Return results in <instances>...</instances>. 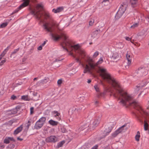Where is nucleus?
<instances>
[{"instance_id":"nucleus-1","label":"nucleus","mask_w":149,"mask_h":149,"mask_svg":"<svg viewBox=\"0 0 149 149\" xmlns=\"http://www.w3.org/2000/svg\"><path fill=\"white\" fill-rule=\"evenodd\" d=\"M101 78L104 81L109 84L112 86L110 91L114 96L118 97L120 100V103L123 106L127 107L131 106L134 107L137 111L134 113L136 117L138 119L140 118H143L145 119L144 129L148 130V125L147 122L149 123V119L148 113L145 112L137 102L133 100L132 97L127 92L123 90L120 86L118 82L110 75H100Z\"/></svg>"},{"instance_id":"nucleus-2","label":"nucleus","mask_w":149,"mask_h":149,"mask_svg":"<svg viewBox=\"0 0 149 149\" xmlns=\"http://www.w3.org/2000/svg\"><path fill=\"white\" fill-rule=\"evenodd\" d=\"M51 36L52 39L54 41H58L59 39L61 38H63L64 40L63 43H61V45L63 50H65L68 52V50L63 45V43L65 45V46H68L75 50H77L79 49L80 46L79 44H77L74 45H71V42L67 40V36L64 33H61V36H60L56 33H52Z\"/></svg>"},{"instance_id":"nucleus-3","label":"nucleus","mask_w":149,"mask_h":149,"mask_svg":"<svg viewBox=\"0 0 149 149\" xmlns=\"http://www.w3.org/2000/svg\"><path fill=\"white\" fill-rule=\"evenodd\" d=\"M88 61V64L89 65H86L84 71V73H86L87 72H90L91 69H94L95 66L101 63L103 61V58H100L99 61L96 63L94 62L92 59H89Z\"/></svg>"},{"instance_id":"nucleus-4","label":"nucleus","mask_w":149,"mask_h":149,"mask_svg":"<svg viewBox=\"0 0 149 149\" xmlns=\"http://www.w3.org/2000/svg\"><path fill=\"white\" fill-rule=\"evenodd\" d=\"M127 7V3L125 2L123 3L122 4H121L115 16L116 19H119L122 16L126 10Z\"/></svg>"},{"instance_id":"nucleus-5","label":"nucleus","mask_w":149,"mask_h":149,"mask_svg":"<svg viewBox=\"0 0 149 149\" xmlns=\"http://www.w3.org/2000/svg\"><path fill=\"white\" fill-rule=\"evenodd\" d=\"M23 3L13 11L12 15L17 13L20 10L29 5L30 0H23Z\"/></svg>"},{"instance_id":"nucleus-6","label":"nucleus","mask_w":149,"mask_h":149,"mask_svg":"<svg viewBox=\"0 0 149 149\" xmlns=\"http://www.w3.org/2000/svg\"><path fill=\"white\" fill-rule=\"evenodd\" d=\"M134 74H147L148 70L144 67H140L134 70L133 72Z\"/></svg>"},{"instance_id":"nucleus-7","label":"nucleus","mask_w":149,"mask_h":149,"mask_svg":"<svg viewBox=\"0 0 149 149\" xmlns=\"http://www.w3.org/2000/svg\"><path fill=\"white\" fill-rule=\"evenodd\" d=\"M31 14L34 15L36 18L38 20H41V18L42 15V14L41 13L40 11L38 10L36 11L35 10H32L31 11Z\"/></svg>"},{"instance_id":"nucleus-8","label":"nucleus","mask_w":149,"mask_h":149,"mask_svg":"<svg viewBox=\"0 0 149 149\" xmlns=\"http://www.w3.org/2000/svg\"><path fill=\"white\" fill-rule=\"evenodd\" d=\"M45 141L47 143H55L58 141V138L55 136H51L47 138Z\"/></svg>"},{"instance_id":"nucleus-9","label":"nucleus","mask_w":149,"mask_h":149,"mask_svg":"<svg viewBox=\"0 0 149 149\" xmlns=\"http://www.w3.org/2000/svg\"><path fill=\"white\" fill-rule=\"evenodd\" d=\"M126 125H124L120 127H119L118 130H116L114 132L112 133V136L113 137H114L116 136L118 134L121 132L123 130L124 127H126Z\"/></svg>"},{"instance_id":"nucleus-10","label":"nucleus","mask_w":149,"mask_h":149,"mask_svg":"<svg viewBox=\"0 0 149 149\" xmlns=\"http://www.w3.org/2000/svg\"><path fill=\"white\" fill-rule=\"evenodd\" d=\"M50 22H46L43 24L44 29L48 32L52 33V27L49 26Z\"/></svg>"},{"instance_id":"nucleus-11","label":"nucleus","mask_w":149,"mask_h":149,"mask_svg":"<svg viewBox=\"0 0 149 149\" xmlns=\"http://www.w3.org/2000/svg\"><path fill=\"white\" fill-rule=\"evenodd\" d=\"M98 72L100 74H108L107 70L103 68H99Z\"/></svg>"},{"instance_id":"nucleus-12","label":"nucleus","mask_w":149,"mask_h":149,"mask_svg":"<svg viewBox=\"0 0 149 149\" xmlns=\"http://www.w3.org/2000/svg\"><path fill=\"white\" fill-rule=\"evenodd\" d=\"M111 131V129L109 127L106 128L105 130L104 131V132L103 133V134H102V136L100 137V139L104 137L107 135Z\"/></svg>"},{"instance_id":"nucleus-13","label":"nucleus","mask_w":149,"mask_h":149,"mask_svg":"<svg viewBox=\"0 0 149 149\" xmlns=\"http://www.w3.org/2000/svg\"><path fill=\"white\" fill-rule=\"evenodd\" d=\"M44 125L42 123L40 122L38 120L37 121L34 126V128L37 130H38L41 128Z\"/></svg>"},{"instance_id":"nucleus-14","label":"nucleus","mask_w":149,"mask_h":149,"mask_svg":"<svg viewBox=\"0 0 149 149\" xmlns=\"http://www.w3.org/2000/svg\"><path fill=\"white\" fill-rule=\"evenodd\" d=\"M100 120V118H96L95 119L92 124L93 126H92V127H93V129L97 127L98 125L99 124Z\"/></svg>"},{"instance_id":"nucleus-15","label":"nucleus","mask_w":149,"mask_h":149,"mask_svg":"<svg viewBox=\"0 0 149 149\" xmlns=\"http://www.w3.org/2000/svg\"><path fill=\"white\" fill-rule=\"evenodd\" d=\"M44 15L45 19H49L50 22H52L53 21L52 17L48 12H45L44 13Z\"/></svg>"},{"instance_id":"nucleus-16","label":"nucleus","mask_w":149,"mask_h":149,"mask_svg":"<svg viewBox=\"0 0 149 149\" xmlns=\"http://www.w3.org/2000/svg\"><path fill=\"white\" fill-rule=\"evenodd\" d=\"M126 60L127 61V66L128 67L131 64L132 60V57L130 55L128 54H127L126 55Z\"/></svg>"},{"instance_id":"nucleus-17","label":"nucleus","mask_w":149,"mask_h":149,"mask_svg":"<svg viewBox=\"0 0 149 149\" xmlns=\"http://www.w3.org/2000/svg\"><path fill=\"white\" fill-rule=\"evenodd\" d=\"M23 129L22 125H21L20 126L18 127L14 132L13 134L14 135H17Z\"/></svg>"},{"instance_id":"nucleus-18","label":"nucleus","mask_w":149,"mask_h":149,"mask_svg":"<svg viewBox=\"0 0 149 149\" xmlns=\"http://www.w3.org/2000/svg\"><path fill=\"white\" fill-rule=\"evenodd\" d=\"M53 114L54 115V117H57V119L58 120H61V117H60V113L58 112L57 111H54L52 112Z\"/></svg>"},{"instance_id":"nucleus-19","label":"nucleus","mask_w":149,"mask_h":149,"mask_svg":"<svg viewBox=\"0 0 149 149\" xmlns=\"http://www.w3.org/2000/svg\"><path fill=\"white\" fill-rule=\"evenodd\" d=\"M138 0H130V2L133 8L136 7Z\"/></svg>"},{"instance_id":"nucleus-20","label":"nucleus","mask_w":149,"mask_h":149,"mask_svg":"<svg viewBox=\"0 0 149 149\" xmlns=\"http://www.w3.org/2000/svg\"><path fill=\"white\" fill-rule=\"evenodd\" d=\"M63 10V7H59L57 8L56 9H55L54 8L53 9L52 11L54 13H57L62 11Z\"/></svg>"},{"instance_id":"nucleus-21","label":"nucleus","mask_w":149,"mask_h":149,"mask_svg":"<svg viewBox=\"0 0 149 149\" xmlns=\"http://www.w3.org/2000/svg\"><path fill=\"white\" fill-rule=\"evenodd\" d=\"M48 122L50 125L53 126H56L58 124V122L52 120H50Z\"/></svg>"},{"instance_id":"nucleus-22","label":"nucleus","mask_w":149,"mask_h":149,"mask_svg":"<svg viewBox=\"0 0 149 149\" xmlns=\"http://www.w3.org/2000/svg\"><path fill=\"white\" fill-rule=\"evenodd\" d=\"M10 45L8 46L6 49H5L4 51L1 54V55L2 56H5L6 54V53L8 51L9 48H10Z\"/></svg>"},{"instance_id":"nucleus-23","label":"nucleus","mask_w":149,"mask_h":149,"mask_svg":"<svg viewBox=\"0 0 149 149\" xmlns=\"http://www.w3.org/2000/svg\"><path fill=\"white\" fill-rule=\"evenodd\" d=\"M140 137V132L139 131H138L137 134L135 136V139L136 141L138 142L139 141V139Z\"/></svg>"},{"instance_id":"nucleus-24","label":"nucleus","mask_w":149,"mask_h":149,"mask_svg":"<svg viewBox=\"0 0 149 149\" xmlns=\"http://www.w3.org/2000/svg\"><path fill=\"white\" fill-rule=\"evenodd\" d=\"M39 121L44 124L46 120V118L45 117H42L40 118L39 120Z\"/></svg>"},{"instance_id":"nucleus-25","label":"nucleus","mask_w":149,"mask_h":149,"mask_svg":"<svg viewBox=\"0 0 149 149\" xmlns=\"http://www.w3.org/2000/svg\"><path fill=\"white\" fill-rule=\"evenodd\" d=\"M65 143L64 141H62L58 143L57 144V148H58L62 147Z\"/></svg>"},{"instance_id":"nucleus-26","label":"nucleus","mask_w":149,"mask_h":149,"mask_svg":"<svg viewBox=\"0 0 149 149\" xmlns=\"http://www.w3.org/2000/svg\"><path fill=\"white\" fill-rule=\"evenodd\" d=\"M19 47L16 49H15L12 52L10 57H11V56L15 54H16V53H17V52L19 51Z\"/></svg>"},{"instance_id":"nucleus-27","label":"nucleus","mask_w":149,"mask_h":149,"mask_svg":"<svg viewBox=\"0 0 149 149\" xmlns=\"http://www.w3.org/2000/svg\"><path fill=\"white\" fill-rule=\"evenodd\" d=\"M139 25V23H135L134 24L132 25L130 28L131 29H134L136 27H137Z\"/></svg>"},{"instance_id":"nucleus-28","label":"nucleus","mask_w":149,"mask_h":149,"mask_svg":"<svg viewBox=\"0 0 149 149\" xmlns=\"http://www.w3.org/2000/svg\"><path fill=\"white\" fill-rule=\"evenodd\" d=\"M32 120L31 119H30L28 121L27 123H26V127L27 128H29V126L31 125V123Z\"/></svg>"},{"instance_id":"nucleus-29","label":"nucleus","mask_w":149,"mask_h":149,"mask_svg":"<svg viewBox=\"0 0 149 149\" xmlns=\"http://www.w3.org/2000/svg\"><path fill=\"white\" fill-rule=\"evenodd\" d=\"M21 99L24 100H29L28 96L27 95H23L22 96Z\"/></svg>"},{"instance_id":"nucleus-30","label":"nucleus","mask_w":149,"mask_h":149,"mask_svg":"<svg viewBox=\"0 0 149 149\" xmlns=\"http://www.w3.org/2000/svg\"><path fill=\"white\" fill-rule=\"evenodd\" d=\"M3 142L4 143L8 144L10 143V141L8 137L6 138L4 140Z\"/></svg>"},{"instance_id":"nucleus-31","label":"nucleus","mask_w":149,"mask_h":149,"mask_svg":"<svg viewBox=\"0 0 149 149\" xmlns=\"http://www.w3.org/2000/svg\"><path fill=\"white\" fill-rule=\"evenodd\" d=\"M8 24L7 22L3 23L0 25V27L1 28H4L6 27Z\"/></svg>"},{"instance_id":"nucleus-32","label":"nucleus","mask_w":149,"mask_h":149,"mask_svg":"<svg viewBox=\"0 0 149 149\" xmlns=\"http://www.w3.org/2000/svg\"><path fill=\"white\" fill-rule=\"evenodd\" d=\"M15 146L14 144H10L7 147L8 148L10 149L14 148L15 147Z\"/></svg>"},{"instance_id":"nucleus-33","label":"nucleus","mask_w":149,"mask_h":149,"mask_svg":"<svg viewBox=\"0 0 149 149\" xmlns=\"http://www.w3.org/2000/svg\"><path fill=\"white\" fill-rule=\"evenodd\" d=\"M34 50V48L33 47H32L31 49H29V51H28L29 54H32L33 52V51Z\"/></svg>"},{"instance_id":"nucleus-34","label":"nucleus","mask_w":149,"mask_h":149,"mask_svg":"<svg viewBox=\"0 0 149 149\" xmlns=\"http://www.w3.org/2000/svg\"><path fill=\"white\" fill-rule=\"evenodd\" d=\"M62 79H58L57 81V84L58 85H60L61 84H62Z\"/></svg>"},{"instance_id":"nucleus-35","label":"nucleus","mask_w":149,"mask_h":149,"mask_svg":"<svg viewBox=\"0 0 149 149\" xmlns=\"http://www.w3.org/2000/svg\"><path fill=\"white\" fill-rule=\"evenodd\" d=\"M94 88L97 92L99 91V89L97 85H95L94 86Z\"/></svg>"},{"instance_id":"nucleus-36","label":"nucleus","mask_w":149,"mask_h":149,"mask_svg":"<svg viewBox=\"0 0 149 149\" xmlns=\"http://www.w3.org/2000/svg\"><path fill=\"white\" fill-rule=\"evenodd\" d=\"M99 54V52L97 51L94 53V54L93 57L94 58H95Z\"/></svg>"},{"instance_id":"nucleus-37","label":"nucleus","mask_w":149,"mask_h":149,"mask_svg":"<svg viewBox=\"0 0 149 149\" xmlns=\"http://www.w3.org/2000/svg\"><path fill=\"white\" fill-rule=\"evenodd\" d=\"M30 114H32L34 113V107H31L30 109Z\"/></svg>"},{"instance_id":"nucleus-38","label":"nucleus","mask_w":149,"mask_h":149,"mask_svg":"<svg viewBox=\"0 0 149 149\" xmlns=\"http://www.w3.org/2000/svg\"><path fill=\"white\" fill-rule=\"evenodd\" d=\"M100 32V30L99 29L95 30L94 32V33L95 34H97L99 33Z\"/></svg>"},{"instance_id":"nucleus-39","label":"nucleus","mask_w":149,"mask_h":149,"mask_svg":"<svg viewBox=\"0 0 149 149\" xmlns=\"http://www.w3.org/2000/svg\"><path fill=\"white\" fill-rule=\"evenodd\" d=\"M6 62V60L5 59L4 60H3L2 61L0 62V66H1L3 65V64Z\"/></svg>"},{"instance_id":"nucleus-40","label":"nucleus","mask_w":149,"mask_h":149,"mask_svg":"<svg viewBox=\"0 0 149 149\" xmlns=\"http://www.w3.org/2000/svg\"><path fill=\"white\" fill-rule=\"evenodd\" d=\"M94 22V20H93V21H91L89 22V24L90 26H92Z\"/></svg>"},{"instance_id":"nucleus-41","label":"nucleus","mask_w":149,"mask_h":149,"mask_svg":"<svg viewBox=\"0 0 149 149\" xmlns=\"http://www.w3.org/2000/svg\"><path fill=\"white\" fill-rule=\"evenodd\" d=\"M11 98L12 100H14L16 98V97L14 95H13L11 96Z\"/></svg>"},{"instance_id":"nucleus-42","label":"nucleus","mask_w":149,"mask_h":149,"mask_svg":"<svg viewBox=\"0 0 149 149\" xmlns=\"http://www.w3.org/2000/svg\"><path fill=\"white\" fill-rule=\"evenodd\" d=\"M61 130L62 132L63 133H65L66 131V130L64 128H62Z\"/></svg>"},{"instance_id":"nucleus-43","label":"nucleus","mask_w":149,"mask_h":149,"mask_svg":"<svg viewBox=\"0 0 149 149\" xmlns=\"http://www.w3.org/2000/svg\"><path fill=\"white\" fill-rule=\"evenodd\" d=\"M9 141H13L14 142L15 141V140L13 139V137H8Z\"/></svg>"},{"instance_id":"nucleus-44","label":"nucleus","mask_w":149,"mask_h":149,"mask_svg":"<svg viewBox=\"0 0 149 149\" xmlns=\"http://www.w3.org/2000/svg\"><path fill=\"white\" fill-rule=\"evenodd\" d=\"M109 3V0H103L102 3Z\"/></svg>"},{"instance_id":"nucleus-45","label":"nucleus","mask_w":149,"mask_h":149,"mask_svg":"<svg viewBox=\"0 0 149 149\" xmlns=\"http://www.w3.org/2000/svg\"><path fill=\"white\" fill-rule=\"evenodd\" d=\"M125 39L128 41H130L131 40V38H129L128 37H125Z\"/></svg>"},{"instance_id":"nucleus-46","label":"nucleus","mask_w":149,"mask_h":149,"mask_svg":"<svg viewBox=\"0 0 149 149\" xmlns=\"http://www.w3.org/2000/svg\"><path fill=\"white\" fill-rule=\"evenodd\" d=\"M43 8L42 6L41 5H40L39 4H38V5L37 6V8Z\"/></svg>"},{"instance_id":"nucleus-47","label":"nucleus","mask_w":149,"mask_h":149,"mask_svg":"<svg viewBox=\"0 0 149 149\" xmlns=\"http://www.w3.org/2000/svg\"><path fill=\"white\" fill-rule=\"evenodd\" d=\"M42 47L40 45L38 47L37 49L39 50H41L42 49Z\"/></svg>"},{"instance_id":"nucleus-48","label":"nucleus","mask_w":149,"mask_h":149,"mask_svg":"<svg viewBox=\"0 0 149 149\" xmlns=\"http://www.w3.org/2000/svg\"><path fill=\"white\" fill-rule=\"evenodd\" d=\"M47 41V40H46V41H45L43 43H42V44H41V46H42V47H43L44 46V45H45V44H46V42Z\"/></svg>"},{"instance_id":"nucleus-49","label":"nucleus","mask_w":149,"mask_h":149,"mask_svg":"<svg viewBox=\"0 0 149 149\" xmlns=\"http://www.w3.org/2000/svg\"><path fill=\"white\" fill-rule=\"evenodd\" d=\"M98 148V146L96 145L95 146H93L92 148V149H97Z\"/></svg>"},{"instance_id":"nucleus-50","label":"nucleus","mask_w":149,"mask_h":149,"mask_svg":"<svg viewBox=\"0 0 149 149\" xmlns=\"http://www.w3.org/2000/svg\"><path fill=\"white\" fill-rule=\"evenodd\" d=\"M75 60L77 62H79V63H81V61L79 60V59L78 58H76L75 59Z\"/></svg>"},{"instance_id":"nucleus-51","label":"nucleus","mask_w":149,"mask_h":149,"mask_svg":"<svg viewBox=\"0 0 149 149\" xmlns=\"http://www.w3.org/2000/svg\"><path fill=\"white\" fill-rule=\"evenodd\" d=\"M5 148V146L3 145L0 146V149H3Z\"/></svg>"},{"instance_id":"nucleus-52","label":"nucleus","mask_w":149,"mask_h":149,"mask_svg":"<svg viewBox=\"0 0 149 149\" xmlns=\"http://www.w3.org/2000/svg\"><path fill=\"white\" fill-rule=\"evenodd\" d=\"M17 139L18 140H19L20 141H22L23 140V139L22 138H20L19 137H17Z\"/></svg>"},{"instance_id":"nucleus-53","label":"nucleus","mask_w":149,"mask_h":149,"mask_svg":"<svg viewBox=\"0 0 149 149\" xmlns=\"http://www.w3.org/2000/svg\"><path fill=\"white\" fill-rule=\"evenodd\" d=\"M119 44H120V45H121L122 46L121 47H120V49L122 48L123 47V43L122 42H120L119 43Z\"/></svg>"},{"instance_id":"nucleus-54","label":"nucleus","mask_w":149,"mask_h":149,"mask_svg":"<svg viewBox=\"0 0 149 149\" xmlns=\"http://www.w3.org/2000/svg\"><path fill=\"white\" fill-rule=\"evenodd\" d=\"M33 96H36L37 95V93L35 92H33Z\"/></svg>"},{"instance_id":"nucleus-55","label":"nucleus","mask_w":149,"mask_h":149,"mask_svg":"<svg viewBox=\"0 0 149 149\" xmlns=\"http://www.w3.org/2000/svg\"><path fill=\"white\" fill-rule=\"evenodd\" d=\"M62 60V59H59V58H57V59H56V60H55V61H60L61 60Z\"/></svg>"},{"instance_id":"nucleus-56","label":"nucleus","mask_w":149,"mask_h":149,"mask_svg":"<svg viewBox=\"0 0 149 149\" xmlns=\"http://www.w3.org/2000/svg\"><path fill=\"white\" fill-rule=\"evenodd\" d=\"M91 79H89L88 80V81H87V82L88 83H90L91 82Z\"/></svg>"},{"instance_id":"nucleus-57","label":"nucleus","mask_w":149,"mask_h":149,"mask_svg":"<svg viewBox=\"0 0 149 149\" xmlns=\"http://www.w3.org/2000/svg\"><path fill=\"white\" fill-rule=\"evenodd\" d=\"M73 64V63H71L70 64L68 65L69 67H71V66Z\"/></svg>"},{"instance_id":"nucleus-58","label":"nucleus","mask_w":149,"mask_h":149,"mask_svg":"<svg viewBox=\"0 0 149 149\" xmlns=\"http://www.w3.org/2000/svg\"><path fill=\"white\" fill-rule=\"evenodd\" d=\"M26 58H22V61H26Z\"/></svg>"},{"instance_id":"nucleus-59","label":"nucleus","mask_w":149,"mask_h":149,"mask_svg":"<svg viewBox=\"0 0 149 149\" xmlns=\"http://www.w3.org/2000/svg\"><path fill=\"white\" fill-rule=\"evenodd\" d=\"M145 114H146L147 115V116H147L148 117V118L149 119V114H148V113H146Z\"/></svg>"},{"instance_id":"nucleus-60","label":"nucleus","mask_w":149,"mask_h":149,"mask_svg":"<svg viewBox=\"0 0 149 149\" xmlns=\"http://www.w3.org/2000/svg\"><path fill=\"white\" fill-rule=\"evenodd\" d=\"M98 103V101H96L95 102V104H97Z\"/></svg>"},{"instance_id":"nucleus-61","label":"nucleus","mask_w":149,"mask_h":149,"mask_svg":"<svg viewBox=\"0 0 149 149\" xmlns=\"http://www.w3.org/2000/svg\"><path fill=\"white\" fill-rule=\"evenodd\" d=\"M101 84L102 85H103V86H104V84L103 83L102 81H101Z\"/></svg>"},{"instance_id":"nucleus-62","label":"nucleus","mask_w":149,"mask_h":149,"mask_svg":"<svg viewBox=\"0 0 149 149\" xmlns=\"http://www.w3.org/2000/svg\"><path fill=\"white\" fill-rule=\"evenodd\" d=\"M37 79V78H34L33 79V80H34V81H35V80H36V79Z\"/></svg>"},{"instance_id":"nucleus-63","label":"nucleus","mask_w":149,"mask_h":149,"mask_svg":"<svg viewBox=\"0 0 149 149\" xmlns=\"http://www.w3.org/2000/svg\"><path fill=\"white\" fill-rule=\"evenodd\" d=\"M130 41V42H131V43H133V41H134V40H133V41H132V40H131Z\"/></svg>"},{"instance_id":"nucleus-64","label":"nucleus","mask_w":149,"mask_h":149,"mask_svg":"<svg viewBox=\"0 0 149 149\" xmlns=\"http://www.w3.org/2000/svg\"><path fill=\"white\" fill-rule=\"evenodd\" d=\"M93 44V43L92 42L89 43V44H90V45H91V44Z\"/></svg>"}]
</instances>
